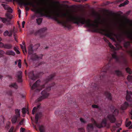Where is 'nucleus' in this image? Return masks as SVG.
<instances>
[{"label": "nucleus", "instance_id": "24", "mask_svg": "<svg viewBox=\"0 0 132 132\" xmlns=\"http://www.w3.org/2000/svg\"><path fill=\"white\" fill-rule=\"evenodd\" d=\"M15 111L16 115L14 116L19 118L20 117V110L18 109H16L15 110Z\"/></svg>", "mask_w": 132, "mask_h": 132}, {"label": "nucleus", "instance_id": "42", "mask_svg": "<svg viewBox=\"0 0 132 132\" xmlns=\"http://www.w3.org/2000/svg\"><path fill=\"white\" fill-rule=\"evenodd\" d=\"M39 2L38 3V4H44V3L45 2L46 0H38Z\"/></svg>", "mask_w": 132, "mask_h": 132}, {"label": "nucleus", "instance_id": "52", "mask_svg": "<svg viewBox=\"0 0 132 132\" xmlns=\"http://www.w3.org/2000/svg\"><path fill=\"white\" fill-rule=\"evenodd\" d=\"M13 34H15V33L17 32V30L15 29L14 27H13Z\"/></svg>", "mask_w": 132, "mask_h": 132}, {"label": "nucleus", "instance_id": "53", "mask_svg": "<svg viewBox=\"0 0 132 132\" xmlns=\"http://www.w3.org/2000/svg\"><path fill=\"white\" fill-rule=\"evenodd\" d=\"M127 52L130 55H131V56H132V50L127 51Z\"/></svg>", "mask_w": 132, "mask_h": 132}, {"label": "nucleus", "instance_id": "51", "mask_svg": "<svg viewBox=\"0 0 132 132\" xmlns=\"http://www.w3.org/2000/svg\"><path fill=\"white\" fill-rule=\"evenodd\" d=\"M13 36H14V39L16 41V42H18V40H17V39H16V38H17V35H16V34H13Z\"/></svg>", "mask_w": 132, "mask_h": 132}, {"label": "nucleus", "instance_id": "40", "mask_svg": "<svg viewBox=\"0 0 132 132\" xmlns=\"http://www.w3.org/2000/svg\"><path fill=\"white\" fill-rule=\"evenodd\" d=\"M1 5L3 7L5 10H7L8 7H9L8 5L3 4H2Z\"/></svg>", "mask_w": 132, "mask_h": 132}, {"label": "nucleus", "instance_id": "54", "mask_svg": "<svg viewBox=\"0 0 132 132\" xmlns=\"http://www.w3.org/2000/svg\"><path fill=\"white\" fill-rule=\"evenodd\" d=\"M38 34H40V32L39 30L36 31L34 33V35L35 36L37 35Z\"/></svg>", "mask_w": 132, "mask_h": 132}, {"label": "nucleus", "instance_id": "64", "mask_svg": "<svg viewBox=\"0 0 132 132\" xmlns=\"http://www.w3.org/2000/svg\"><path fill=\"white\" fill-rule=\"evenodd\" d=\"M23 123V120H22L19 123L20 125H22Z\"/></svg>", "mask_w": 132, "mask_h": 132}, {"label": "nucleus", "instance_id": "13", "mask_svg": "<svg viewBox=\"0 0 132 132\" xmlns=\"http://www.w3.org/2000/svg\"><path fill=\"white\" fill-rule=\"evenodd\" d=\"M87 129L88 132L93 131L94 129V127L92 123H89L87 126Z\"/></svg>", "mask_w": 132, "mask_h": 132}, {"label": "nucleus", "instance_id": "10", "mask_svg": "<svg viewBox=\"0 0 132 132\" xmlns=\"http://www.w3.org/2000/svg\"><path fill=\"white\" fill-rule=\"evenodd\" d=\"M29 76L32 80H35L37 78V77L34 76L33 71H30L29 73Z\"/></svg>", "mask_w": 132, "mask_h": 132}, {"label": "nucleus", "instance_id": "34", "mask_svg": "<svg viewBox=\"0 0 132 132\" xmlns=\"http://www.w3.org/2000/svg\"><path fill=\"white\" fill-rule=\"evenodd\" d=\"M130 43L129 42H127L123 44L124 47L126 48H127L129 45Z\"/></svg>", "mask_w": 132, "mask_h": 132}, {"label": "nucleus", "instance_id": "6", "mask_svg": "<svg viewBox=\"0 0 132 132\" xmlns=\"http://www.w3.org/2000/svg\"><path fill=\"white\" fill-rule=\"evenodd\" d=\"M107 117L111 123H114L116 121V119L113 114H109L108 115Z\"/></svg>", "mask_w": 132, "mask_h": 132}, {"label": "nucleus", "instance_id": "30", "mask_svg": "<svg viewBox=\"0 0 132 132\" xmlns=\"http://www.w3.org/2000/svg\"><path fill=\"white\" fill-rule=\"evenodd\" d=\"M47 30V28H41L39 30L40 32V34H41Z\"/></svg>", "mask_w": 132, "mask_h": 132}, {"label": "nucleus", "instance_id": "49", "mask_svg": "<svg viewBox=\"0 0 132 132\" xmlns=\"http://www.w3.org/2000/svg\"><path fill=\"white\" fill-rule=\"evenodd\" d=\"M14 129V127L13 126H12L9 130L8 132H13Z\"/></svg>", "mask_w": 132, "mask_h": 132}, {"label": "nucleus", "instance_id": "21", "mask_svg": "<svg viewBox=\"0 0 132 132\" xmlns=\"http://www.w3.org/2000/svg\"><path fill=\"white\" fill-rule=\"evenodd\" d=\"M6 54L8 55L14 56L15 53L12 51H7L6 52Z\"/></svg>", "mask_w": 132, "mask_h": 132}, {"label": "nucleus", "instance_id": "57", "mask_svg": "<svg viewBox=\"0 0 132 132\" xmlns=\"http://www.w3.org/2000/svg\"><path fill=\"white\" fill-rule=\"evenodd\" d=\"M7 94L9 95H10V96L12 94V91L11 90H10V91H8L7 92Z\"/></svg>", "mask_w": 132, "mask_h": 132}, {"label": "nucleus", "instance_id": "50", "mask_svg": "<svg viewBox=\"0 0 132 132\" xmlns=\"http://www.w3.org/2000/svg\"><path fill=\"white\" fill-rule=\"evenodd\" d=\"M11 21V20H7V21L6 22V23H5L7 25H10L11 24L10 22Z\"/></svg>", "mask_w": 132, "mask_h": 132}, {"label": "nucleus", "instance_id": "9", "mask_svg": "<svg viewBox=\"0 0 132 132\" xmlns=\"http://www.w3.org/2000/svg\"><path fill=\"white\" fill-rule=\"evenodd\" d=\"M124 34L127 36L128 38L132 40V30H130L125 31L123 32Z\"/></svg>", "mask_w": 132, "mask_h": 132}, {"label": "nucleus", "instance_id": "63", "mask_svg": "<svg viewBox=\"0 0 132 132\" xmlns=\"http://www.w3.org/2000/svg\"><path fill=\"white\" fill-rule=\"evenodd\" d=\"M5 53V52L4 51L2 50H1V55H3Z\"/></svg>", "mask_w": 132, "mask_h": 132}, {"label": "nucleus", "instance_id": "14", "mask_svg": "<svg viewBox=\"0 0 132 132\" xmlns=\"http://www.w3.org/2000/svg\"><path fill=\"white\" fill-rule=\"evenodd\" d=\"M92 15L93 16H97L96 19L99 21H101V16L97 12L93 11L92 12Z\"/></svg>", "mask_w": 132, "mask_h": 132}, {"label": "nucleus", "instance_id": "56", "mask_svg": "<svg viewBox=\"0 0 132 132\" xmlns=\"http://www.w3.org/2000/svg\"><path fill=\"white\" fill-rule=\"evenodd\" d=\"M80 121L82 123H85L86 122V121H85L83 119L80 118Z\"/></svg>", "mask_w": 132, "mask_h": 132}, {"label": "nucleus", "instance_id": "5", "mask_svg": "<svg viewBox=\"0 0 132 132\" xmlns=\"http://www.w3.org/2000/svg\"><path fill=\"white\" fill-rule=\"evenodd\" d=\"M92 121L93 120L94 121V123L95 124L96 127L98 128H101L105 127H106L108 128H110V125L109 124H107V121L106 119H103L100 124L96 123V121L93 118L92 119Z\"/></svg>", "mask_w": 132, "mask_h": 132}, {"label": "nucleus", "instance_id": "37", "mask_svg": "<svg viewBox=\"0 0 132 132\" xmlns=\"http://www.w3.org/2000/svg\"><path fill=\"white\" fill-rule=\"evenodd\" d=\"M126 70L127 73H128L130 74H131L132 73V71L129 68H127L126 69Z\"/></svg>", "mask_w": 132, "mask_h": 132}, {"label": "nucleus", "instance_id": "36", "mask_svg": "<svg viewBox=\"0 0 132 132\" xmlns=\"http://www.w3.org/2000/svg\"><path fill=\"white\" fill-rule=\"evenodd\" d=\"M1 20L2 22L4 23H5L7 21V19L5 18L1 17Z\"/></svg>", "mask_w": 132, "mask_h": 132}, {"label": "nucleus", "instance_id": "27", "mask_svg": "<svg viewBox=\"0 0 132 132\" xmlns=\"http://www.w3.org/2000/svg\"><path fill=\"white\" fill-rule=\"evenodd\" d=\"M9 86L10 87H13L15 89H17L18 87V85L15 83L11 84L9 85Z\"/></svg>", "mask_w": 132, "mask_h": 132}, {"label": "nucleus", "instance_id": "29", "mask_svg": "<svg viewBox=\"0 0 132 132\" xmlns=\"http://www.w3.org/2000/svg\"><path fill=\"white\" fill-rule=\"evenodd\" d=\"M112 57L115 59L116 61H118L119 60V58L117 57L116 55V53L114 52V53L113 54H112Z\"/></svg>", "mask_w": 132, "mask_h": 132}, {"label": "nucleus", "instance_id": "23", "mask_svg": "<svg viewBox=\"0 0 132 132\" xmlns=\"http://www.w3.org/2000/svg\"><path fill=\"white\" fill-rule=\"evenodd\" d=\"M55 73L52 74L49 76L46 79L47 81H49L52 79L55 76Z\"/></svg>", "mask_w": 132, "mask_h": 132}, {"label": "nucleus", "instance_id": "43", "mask_svg": "<svg viewBox=\"0 0 132 132\" xmlns=\"http://www.w3.org/2000/svg\"><path fill=\"white\" fill-rule=\"evenodd\" d=\"M126 21L127 23L129 24L130 26H132V21L127 20H126Z\"/></svg>", "mask_w": 132, "mask_h": 132}, {"label": "nucleus", "instance_id": "28", "mask_svg": "<svg viewBox=\"0 0 132 132\" xmlns=\"http://www.w3.org/2000/svg\"><path fill=\"white\" fill-rule=\"evenodd\" d=\"M39 129L40 132H45V128L43 125H41L39 126Z\"/></svg>", "mask_w": 132, "mask_h": 132}, {"label": "nucleus", "instance_id": "18", "mask_svg": "<svg viewBox=\"0 0 132 132\" xmlns=\"http://www.w3.org/2000/svg\"><path fill=\"white\" fill-rule=\"evenodd\" d=\"M28 53L30 55L32 54L34 51L33 49V46L32 45H30L28 47Z\"/></svg>", "mask_w": 132, "mask_h": 132}, {"label": "nucleus", "instance_id": "12", "mask_svg": "<svg viewBox=\"0 0 132 132\" xmlns=\"http://www.w3.org/2000/svg\"><path fill=\"white\" fill-rule=\"evenodd\" d=\"M22 72L21 71H19L18 72L17 76L18 79V81L19 82H22Z\"/></svg>", "mask_w": 132, "mask_h": 132}, {"label": "nucleus", "instance_id": "32", "mask_svg": "<svg viewBox=\"0 0 132 132\" xmlns=\"http://www.w3.org/2000/svg\"><path fill=\"white\" fill-rule=\"evenodd\" d=\"M6 16L7 18L9 19L10 20H11L13 17V16L12 14L8 13L6 14Z\"/></svg>", "mask_w": 132, "mask_h": 132}, {"label": "nucleus", "instance_id": "20", "mask_svg": "<svg viewBox=\"0 0 132 132\" xmlns=\"http://www.w3.org/2000/svg\"><path fill=\"white\" fill-rule=\"evenodd\" d=\"M105 94L108 100H112V97L111 96V94L110 93L108 92H106L105 93Z\"/></svg>", "mask_w": 132, "mask_h": 132}, {"label": "nucleus", "instance_id": "41", "mask_svg": "<svg viewBox=\"0 0 132 132\" xmlns=\"http://www.w3.org/2000/svg\"><path fill=\"white\" fill-rule=\"evenodd\" d=\"M18 66L19 68H21V61L20 59L19 60Z\"/></svg>", "mask_w": 132, "mask_h": 132}, {"label": "nucleus", "instance_id": "38", "mask_svg": "<svg viewBox=\"0 0 132 132\" xmlns=\"http://www.w3.org/2000/svg\"><path fill=\"white\" fill-rule=\"evenodd\" d=\"M106 71H102L101 73V76H100V78H101V77H103L106 74Z\"/></svg>", "mask_w": 132, "mask_h": 132}, {"label": "nucleus", "instance_id": "16", "mask_svg": "<svg viewBox=\"0 0 132 132\" xmlns=\"http://www.w3.org/2000/svg\"><path fill=\"white\" fill-rule=\"evenodd\" d=\"M40 81L39 80H37L34 84L31 87L32 89H36L37 87H38Z\"/></svg>", "mask_w": 132, "mask_h": 132}, {"label": "nucleus", "instance_id": "44", "mask_svg": "<svg viewBox=\"0 0 132 132\" xmlns=\"http://www.w3.org/2000/svg\"><path fill=\"white\" fill-rule=\"evenodd\" d=\"M26 109L25 108H23L22 109V113L23 114H25L26 113Z\"/></svg>", "mask_w": 132, "mask_h": 132}, {"label": "nucleus", "instance_id": "60", "mask_svg": "<svg viewBox=\"0 0 132 132\" xmlns=\"http://www.w3.org/2000/svg\"><path fill=\"white\" fill-rule=\"evenodd\" d=\"M103 39H104V40L105 42H106L107 43L109 42V41L106 38H105L104 37Z\"/></svg>", "mask_w": 132, "mask_h": 132}, {"label": "nucleus", "instance_id": "19", "mask_svg": "<svg viewBox=\"0 0 132 132\" xmlns=\"http://www.w3.org/2000/svg\"><path fill=\"white\" fill-rule=\"evenodd\" d=\"M19 117L14 116L11 119L12 122L13 124H14L16 123L17 121L18 118Z\"/></svg>", "mask_w": 132, "mask_h": 132}, {"label": "nucleus", "instance_id": "58", "mask_svg": "<svg viewBox=\"0 0 132 132\" xmlns=\"http://www.w3.org/2000/svg\"><path fill=\"white\" fill-rule=\"evenodd\" d=\"M10 126V124H6L5 126V128L7 129H9Z\"/></svg>", "mask_w": 132, "mask_h": 132}, {"label": "nucleus", "instance_id": "11", "mask_svg": "<svg viewBox=\"0 0 132 132\" xmlns=\"http://www.w3.org/2000/svg\"><path fill=\"white\" fill-rule=\"evenodd\" d=\"M42 116V113L41 112H38L36 114L35 117V123L36 124L38 123L39 118L41 117Z\"/></svg>", "mask_w": 132, "mask_h": 132}, {"label": "nucleus", "instance_id": "61", "mask_svg": "<svg viewBox=\"0 0 132 132\" xmlns=\"http://www.w3.org/2000/svg\"><path fill=\"white\" fill-rule=\"evenodd\" d=\"M7 77L9 79H12V77L10 75H8L7 76Z\"/></svg>", "mask_w": 132, "mask_h": 132}, {"label": "nucleus", "instance_id": "17", "mask_svg": "<svg viewBox=\"0 0 132 132\" xmlns=\"http://www.w3.org/2000/svg\"><path fill=\"white\" fill-rule=\"evenodd\" d=\"M129 106L128 103L126 102H125L121 106V109L122 110H125Z\"/></svg>", "mask_w": 132, "mask_h": 132}, {"label": "nucleus", "instance_id": "35", "mask_svg": "<svg viewBox=\"0 0 132 132\" xmlns=\"http://www.w3.org/2000/svg\"><path fill=\"white\" fill-rule=\"evenodd\" d=\"M18 47H14V50L16 52V53L18 54H20V52L18 50Z\"/></svg>", "mask_w": 132, "mask_h": 132}, {"label": "nucleus", "instance_id": "55", "mask_svg": "<svg viewBox=\"0 0 132 132\" xmlns=\"http://www.w3.org/2000/svg\"><path fill=\"white\" fill-rule=\"evenodd\" d=\"M25 130V129L24 128L21 127L20 129V132H24Z\"/></svg>", "mask_w": 132, "mask_h": 132}, {"label": "nucleus", "instance_id": "26", "mask_svg": "<svg viewBox=\"0 0 132 132\" xmlns=\"http://www.w3.org/2000/svg\"><path fill=\"white\" fill-rule=\"evenodd\" d=\"M129 3V1L128 0L125 1L123 3L119 5V7L124 6L125 5L128 4Z\"/></svg>", "mask_w": 132, "mask_h": 132}, {"label": "nucleus", "instance_id": "46", "mask_svg": "<svg viewBox=\"0 0 132 132\" xmlns=\"http://www.w3.org/2000/svg\"><path fill=\"white\" fill-rule=\"evenodd\" d=\"M109 47L112 49H114V46L110 43H109Z\"/></svg>", "mask_w": 132, "mask_h": 132}, {"label": "nucleus", "instance_id": "4", "mask_svg": "<svg viewBox=\"0 0 132 132\" xmlns=\"http://www.w3.org/2000/svg\"><path fill=\"white\" fill-rule=\"evenodd\" d=\"M51 90V87H49L48 88L42 91L41 94L42 95L38 98V101L40 102L44 99L47 98L49 95L48 92Z\"/></svg>", "mask_w": 132, "mask_h": 132}, {"label": "nucleus", "instance_id": "22", "mask_svg": "<svg viewBox=\"0 0 132 132\" xmlns=\"http://www.w3.org/2000/svg\"><path fill=\"white\" fill-rule=\"evenodd\" d=\"M3 35L5 36H8L9 37H11L12 36V34L11 32H10V31H9L8 30H6L4 32Z\"/></svg>", "mask_w": 132, "mask_h": 132}, {"label": "nucleus", "instance_id": "3", "mask_svg": "<svg viewBox=\"0 0 132 132\" xmlns=\"http://www.w3.org/2000/svg\"><path fill=\"white\" fill-rule=\"evenodd\" d=\"M94 32L100 33L109 37H110L113 34L112 31L108 28L105 29L97 28L94 30Z\"/></svg>", "mask_w": 132, "mask_h": 132}, {"label": "nucleus", "instance_id": "47", "mask_svg": "<svg viewBox=\"0 0 132 132\" xmlns=\"http://www.w3.org/2000/svg\"><path fill=\"white\" fill-rule=\"evenodd\" d=\"M131 123V121H129L126 124V127H128L130 125Z\"/></svg>", "mask_w": 132, "mask_h": 132}, {"label": "nucleus", "instance_id": "7", "mask_svg": "<svg viewBox=\"0 0 132 132\" xmlns=\"http://www.w3.org/2000/svg\"><path fill=\"white\" fill-rule=\"evenodd\" d=\"M1 47L7 49H11L12 48V45L10 44H4L3 43L1 42Z\"/></svg>", "mask_w": 132, "mask_h": 132}, {"label": "nucleus", "instance_id": "2", "mask_svg": "<svg viewBox=\"0 0 132 132\" xmlns=\"http://www.w3.org/2000/svg\"><path fill=\"white\" fill-rule=\"evenodd\" d=\"M49 7H42L37 9L36 12L37 13H39L42 16L44 15V13H43V11H45L47 14L49 15V16H51L50 14H53L54 15V19L58 23H60L57 17H65L67 14L65 13L61 12L57 9H56V11H51L49 10Z\"/></svg>", "mask_w": 132, "mask_h": 132}, {"label": "nucleus", "instance_id": "59", "mask_svg": "<svg viewBox=\"0 0 132 132\" xmlns=\"http://www.w3.org/2000/svg\"><path fill=\"white\" fill-rule=\"evenodd\" d=\"M25 22L24 21H23L22 23V28H24V25L25 24Z\"/></svg>", "mask_w": 132, "mask_h": 132}, {"label": "nucleus", "instance_id": "25", "mask_svg": "<svg viewBox=\"0 0 132 132\" xmlns=\"http://www.w3.org/2000/svg\"><path fill=\"white\" fill-rule=\"evenodd\" d=\"M21 45V48L22 50V51L25 55H26L27 53V51L25 45L24 46H22Z\"/></svg>", "mask_w": 132, "mask_h": 132}, {"label": "nucleus", "instance_id": "62", "mask_svg": "<svg viewBox=\"0 0 132 132\" xmlns=\"http://www.w3.org/2000/svg\"><path fill=\"white\" fill-rule=\"evenodd\" d=\"M53 4L54 5H56V4H59V2L57 1L54 2L53 3Z\"/></svg>", "mask_w": 132, "mask_h": 132}, {"label": "nucleus", "instance_id": "33", "mask_svg": "<svg viewBox=\"0 0 132 132\" xmlns=\"http://www.w3.org/2000/svg\"><path fill=\"white\" fill-rule=\"evenodd\" d=\"M39 105H37V107H34L33 108L32 111V113L33 114H35V110L37 109V108H38L39 107Z\"/></svg>", "mask_w": 132, "mask_h": 132}, {"label": "nucleus", "instance_id": "1", "mask_svg": "<svg viewBox=\"0 0 132 132\" xmlns=\"http://www.w3.org/2000/svg\"><path fill=\"white\" fill-rule=\"evenodd\" d=\"M69 21H73L74 23L78 25L79 23L82 24H85L87 27H90L93 26L96 28L98 27V24H102L105 23L104 19L99 21L96 19L94 21V23L95 24L91 23V20L90 19H88L86 20L85 18L75 16L71 14H70L68 18L66 19V22Z\"/></svg>", "mask_w": 132, "mask_h": 132}, {"label": "nucleus", "instance_id": "45", "mask_svg": "<svg viewBox=\"0 0 132 132\" xmlns=\"http://www.w3.org/2000/svg\"><path fill=\"white\" fill-rule=\"evenodd\" d=\"M7 12H9L10 13H12L13 12V10L10 7H9L7 10Z\"/></svg>", "mask_w": 132, "mask_h": 132}, {"label": "nucleus", "instance_id": "15", "mask_svg": "<svg viewBox=\"0 0 132 132\" xmlns=\"http://www.w3.org/2000/svg\"><path fill=\"white\" fill-rule=\"evenodd\" d=\"M41 56L39 57L36 54H34L32 55L31 59L33 61L39 59H42L43 55L42 54H41Z\"/></svg>", "mask_w": 132, "mask_h": 132}, {"label": "nucleus", "instance_id": "48", "mask_svg": "<svg viewBox=\"0 0 132 132\" xmlns=\"http://www.w3.org/2000/svg\"><path fill=\"white\" fill-rule=\"evenodd\" d=\"M92 108H98V106L97 105H96L95 104L93 105L92 106Z\"/></svg>", "mask_w": 132, "mask_h": 132}, {"label": "nucleus", "instance_id": "31", "mask_svg": "<svg viewBox=\"0 0 132 132\" xmlns=\"http://www.w3.org/2000/svg\"><path fill=\"white\" fill-rule=\"evenodd\" d=\"M115 72L116 75L118 76H121L122 75L121 72L119 70H116Z\"/></svg>", "mask_w": 132, "mask_h": 132}, {"label": "nucleus", "instance_id": "8", "mask_svg": "<svg viewBox=\"0 0 132 132\" xmlns=\"http://www.w3.org/2000/svg\"><path fill=\"white\" fill-rule=\"evenodd\" d=\"M127 93L126 100L128 101L132 102V98L131 97V95H132V92L130 91L128 92L127 90Z\"/></svg>", "mask_w": 132, "mask_h": 132}, {"label": "nucleus", "instance_id": "39", "mask_svg": "<svg viewBox=\"0 0 132 132\" xmlns=\"http://www.w3.org/2000/svg\"><path fill=\"white\" fill-rule=\"evenodd\" d=\"M36 20L38 24H40L42 21V19L40 18L37 19Z\"/></svg>", "mask_w": 132, "mask_h": 132}]
</instances>
